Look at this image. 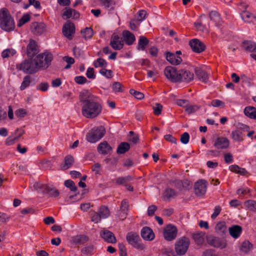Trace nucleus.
Returning <instances> with one entry per match:
<instances>
[{"label":"nucleus","mask_w":256,"mask_h":256,"mask_svg":"<svg viewBox=\"0 0 256 256\" xmlns=\"http://www.w3.org/2000/svg\"><path fill=\"white\" fill-rule=\"evenodd\" d=\"M79 100L82 104V113L84 117L93 118L102 112V106L99 98L88 90H84L80 92Z\"/></svg>","instance_id":"f257e3e1"},{"label":"nucleus","mask_w":256,"mask_h":256,"mask_svg":"<svg viewBox=\"0 0 256 256\" xmlns=\"http://www.w3.org/2000/svg\"><path fill=\"white\" fill-rule=\"evenodd\" d=\"M0 28L8 32L15 28L14 20L6 8H3L0 11Z\"/></svg>","instance_id":"f03ea898"},{"label":"nucleus","mask_w":256,"mask_h":256,"mask_svg":"<svg viewBox=\"0 0 256 256\" xmlns=\"http://www.w3.org/2000/svg\"><path fill=\"white\" fill-rule=\"evenodd\" d=\"M38 64L35 60L28 58L24 60L21 64L16 66L17 68L28 74H33L37 72L39 70L37 66Z\"/></svg>","instance_id":"7ed1b4c3"},{"label":"nucleus","mask_w":256,"mask_h":256,"mask_svg":"<svg viewBox=\"0 0 256 256\" xmlns=\"http://www.w3.org/2000/svg\"><path fill=\"white\" fill-rule=\"evenodd\" d=\"M52 59V54L49 52L40 54L34 58L38 70L40 68L44 70L50 66Z\"/></svg>","instance_id":"20e7f679"},{"label":"nucleus","mask_w":256,"mask_h":256,"mask_svg":"<svg viewBox=\"0 0 256 256\" xmlns=\"http://www.w3.org/2000/svg\"><path fill=\"white\" fill-rule=\"evenodd\" d=\"M105 133V128L102 126L94 128L87 134L86 140L91 143L96 142L104 136Z\"/></svg>","instance_id":"39448f33"},{"label":"nucleus","mask_w":256,"mask_h":256,"mask_svg":"<svg viewBox=\"0 0 256 256\" xmlns=\"http://www.w3.org/2000/svg\"><path fill=\"white\" fill-rule=\"evenodd\" d=\"M126 239L128 243L134 248L140 250L144 249V246L142 243L141 239L136 233L134 232H128L126 236Z\"/></svg>","instance_id":"423d86ee"},{"label":"nucleus","mask_w":256,"mask_h":256,"mask_svg":"<svg viewBox=\"0 0 256 256\" xmlns=\"http://www.w3.org/2000/svg\"><path fill=\"white\" fill-rule=\"evenodd\" d=\"M190 245L189 238L184 236L180 239L176 244L175 250L177 254L183 255L187 251Z\"/></svg>","instance_id":"0eeeda50"},{"label":"nucleus","mask_w":256,"mask_h":256,"mask_svg":"<svg viewBox=\"0 0 256 256\" xmlns=\"http://www.w3.org/2000/svg\"><path fill=\"white\" fill-rule=\"evenodd\" d=\"M206 240L208 244L216 248L222 249L226 246L225 240L212 235L207 236Z\"/></svg>","instance_id":"6e6552de"},{"label":"nucleus","mask_w":256,"mask_h":256,"mask_svg":"<svg viewBox=\"0 0 256 256\" xmlns=\"http://www.w3.org/2000/svg\"><path fill=\"white\" fill-rule=\"evenodd\" d=\"M208 182L204 180H199L194 184V190L198 196H203L206 192Z\"/></svg>","instance_id":"1a4fd4ad"},{"label":"nucleus","mask_w":256,"mask_h":256,"mask_svg":"<svg viewBox=\"0 0 256 256\" xmlns=\"http://www.w3.org/2000/svg\"><path fill=\"white\" fill-rule=\"evenodd\" d=\"M166 78L173 82H178L179 70L174 67L166 66L164 71Z\"/></svg>","instance_id":"9d476101"},{"label":"nucleus","mask_w":256,"mask_h":256,"mask_svg":"<svg viewBox=\"0 0 256 256\" xmlns=\"http://www.w3.org/2000/svg\"><path fill=\"white\" fill-rule=\"evenodd\" d=\"M177 232L176 226L168 224L164 229V236L166 240L171 241L176 238Z\"/></svg>","instance_id":"9b49d317"},{"label":"nucleus","mask_w":256,"mask_h":256,"mask_svg":"<svg viewBox=\"0 0 256 256\" xmlns=\"http://www.w3.org/2000/svg\"><path fill=\"white\" fill-rule=\"evenodd\" d=\"M189 45L192 51L196 53H200L206 49L205 44L197 38H194L190 40Z\"/></svg>","instance_id":"f8f14e48"},{"label":"nucleus","mask_w":256,"mask_h":256,"mask_svg":"<svg viewBox=\"0 0 256 256\" xmlns=\"http://www.w3.org/2000/svg\"><path fill=\"white\" fill-rule=\"evenodd\" d=\"M75 32V26L74 23L68 20L64 25L62 28V33L64 35L68 40L72 38V35Z\"/></svg>","instance_id":"ddd939ff"},{"label":"nucleus","mask_w":256,"mask_h":256,"mask_svg":"<svg viewBox=\"0 0 256 256\" xmlns=\"http://www.w3.org/2000/svg\"><path fill=\"white\" fill-rule=\"evenodd\" d=\"M194 74L188 70H180L178 73V82L188 83L194 79Z\"/></svg>","instance_id":"4468645a"},{"label":"nucleus","mask_w":256,"mask_h":256,"mask_svg":"<svg viewBox=\"0 0 256 256\" xmlns=\"http://www.w3.org/2000/svg\"><path fill=\"white\" fill-rule=\"evenodd\" d=\"M38 52V44L34 40H30L26 46V54L29 58L34 57Z\"/></svg>","instance_id":"2eb2a0df"},{"label":"nucleus","mask_w":256,"mask_h":256,"mask_svg":"<svg viewBox=\"0 0 256 256\" xmlns=\"http://www.w3.org/2000/svg\"><path fill=\"white\" fill-rule=\"evenodd\" d=\"M30 30L34 35H40L46 31L45 24L42 22H34L31 24Z\"/></svg>","instance_id":"dca6fc26"},{"label":"nucleus","mask_w":256,"mask_h":256,"mask_svg":"<svg viewBox=\"0 0 256 256\" xmlns=\"http://www.w3.org/2000/svg\"><path fill=\"white\" fill-rule=\"evenodd\" d=\"M110 46L115 50H120L124 46L123 41L120 40L119 36L116 34H114L110 39Z\"/></svg>","instance_id":"f3484780"},{"label":"nucleus","mask_w":256,"mask_h":256,"mask_svg":"<svg viewBox=\"0 0 256 256\" xmlns=\"http://www.w3.org/2000/svg\"><path fill=\"white\" fill-rule=\"evenodd\" d=\"M100 236L106 242L109 243H116V238L114 234L107 230H104L100 232Z\"/></svg>","instance_id":"a211bd4d"},{"label":"nucleus","mask_w":256,"mask_h":256,"mask_svg":"<svg viewBox=\"0 0 256 256\" xmlns=\"http://www.w3.org/2000/svg\"><path fill=\"white\" fill-rule=\"evenodd\" d=\"M140 234L142 238L146 240H152L154 238V234L152 228L148 226L142 228Z\"/></svg>","instance_id":"6ab92c4d"},{"label":"nucleus","mask_w":256,"mask_h":256,"mask_svg":"<svg viewBox=\"0 0 256 256\" xmlns=\"http://www.w3.org/2000/svg\"><path fill=\"white\" fill-rule=\"evenodd\" d=\"M242 19L248 24H254L256 22V16L249 11H244L240 14Z\"/></svg>","instance_id":"aec40b11"},{"label":"nucleus","mask_w":256,"mask_h":256,"mask_svg":"<svg viewBox=\"0 0 256 256\" xmlns=\"http://www.w3.org/2000/svg\"><path fill=\"white\" fill-rule=\"evenodd\" d=\"M166 60L173 65H178L182 62V59L180 56L169 52H166Z\"/></svg>","instance_id":"412c9836"},{"label":"nucleus","mask_w":256,"mask_h":256,"mask_svg":"<svg viewBox=\"0 0 256 256\" xmlns=\"http://www.w3.org/2000/svg\"><path fill=\"white\" fill-rule=\"evenodd\" d=\"M229 140L224 137H219L216 138L214 146L218 149H225L228 147Z\"/></svg>","instance_id":"4be33fe9"},{"label":"nucleus","mask_w":256,"mask_h":256,"mask_svg":"<svg viewBox=\"0 0 256 256\" xmlns=\"http://www.w3.org/2000/svg\"><path fill=\"white\" fill-rule=\"evenodd\" d=\"M97 150L100 154L106 155L112 150V148L106 141H104L98 145Z\"/></svg>","instance_id":"5701e85b"},{"label":"nucleus","mask_w":256,"mask_h":256,"mask_svg":"<svg viewBox=\"0 0 256 256\" xmlns=\"http://www.w3.org/2000/svg\"><path fill=\"white\" fill-rule=\"evenodd\" d=\"M24 131L22 129H17L16 130V134H18L16 136H10L7 138L6 140V144L7 146H11L15 143L19 138L24 134Z\"/></svg>","instance_id":"b1692460"},{"label":"nucleus","mask_w":256,"mask_h":256,"mask_svg":"<svg viewBox=\"0 0 256 256\" xmlns=\"http://www.w3.org/2000/svg\"><path fill=\"white\" fill-rule=\"evenodd\" d=\"M124 40L127 45H131L136 40L134 35L128 30H124L122 32Z\"/></svg>","instance_id":"393cba45"},{"label":"nucleus","mask_w":256,"mask_h":256,"mask_svg":"<svg viewBox=\"0 0 256 256\" xmlns=\"http://www.w3.org/2000/svg\"><path fill=\"white\" fill-rule=\"evenodd\" d=\"M230 234L234 238H238L242 232V228L238 225H234L228 228Z\"/></svg>","instance_id":"a878e982"},{"label":"nucleus","mask_w":256,"mask_h":256,"mask_svg":"<svg viewBox=\"0 0 256 256\" xmlns=\"http://www.w3.org/2000/svg\"><path fill=\"white\" fill-rule=\"evenodd\" d=\"M206 232H198L192 234V238L197 245H202L204 239L206 238Z\"/></svg>","instance_id":"bb28decb"},{"label":"nucleus","mask_w":256,"mask_h":256,"mask_svg":"<svg viewBox=\"0 0 256 256\" xmlns=\"http://www.w3.org/2000/svg\"><path fill=\"white\" fill-rule=\"evenodd\" d=\"M243 48L248 52H256V43L250 40H245L242 44Z\"/></svg>","instance_id":"cd10ccee"},{"label":"nucleus","mask_w":256,"mask_h":256,"mask_svg":"<svg viewBox=\"0 0 256 256\" xmlns=\"http://www.w3.org/2000/svg\"><path fill=\"white\" fill-rule=\"evenodd\" d=\"M88 237L85 235H77L72 238V241L75 244H82L88 240Z\"/></svg>","instance_id":"c85d7f7f"},{"label":"nucleus","mask_w":256,"mask_h":256,"mask_svg":"<svg viewBox=\"0 0 256 256\" xmlns=\"http://www.w3.org/2000/svg\"><path fill=\"white\" fill-rule=\"evenodd\" d=\"M74 163V158L71 155H68L64 158V164L61 165L62 170H66L70 168Z\"/></svg>","instance_id":"c756f323"},{"label":"nucleus","mask_w":256,"mask_h":256,"mask_svg":"<svg viewBox=\"0 0 256 256\" xmlns=\"http://www.w3.org/2000/svg\"><path fill=\"white\" fill-rule=\"evenodd\" d=\"M196 74L198 78L202 82H206L208 78V74L204 70L196 68L195 70Z\"/></svg>","instance_id":"7c9ffc66"},{"label":"nucleus","mask_w":256,"mask_h":256,"mask_svg":"<svg viewBox=\"0 0 256 256\" xmlns=\"http://www.w3.org/2000/svg\"><path fill=\"white\" fill-rule=\"evenodd\" d=\"M244 114L250 118L256 119V108L253 106H246L244 109Z\"/></svg>","instance_id":"2f4dec72"},{"label":"nucleus","mask_w":256,"mask_h":256,"mask_svg":"<svg viewBox=\"0 0 256 256\" xmlns=\"http://www.w3.org/2000/svg\"><path fill=\"white\" fill-rule=\"evenodd\" d=\"M216 232L220 235L222 236L226 232V224L224 222H218L215 228Z\"/></svg>","instance_id":"473e14b6"},{"label":"nucleus","mask_w":256,"mask_h":256,"mask_svg":"<svg viewBox=\"0 0 256 256\" xmlns=\"http://www.w3.org/2000/svg\"><path fill=\"white\" fill-rule=\"evenodd\" d=\"M102 6L108 11L113 10L114 9L115 2L114 0H100Z\"/></svg>","instance_id":"72a5a7b5"},{"label":"nucleus","mask_w":256,"mask_h":256,"mask_svg":"<svg viewBox=\"0 0 256 256\" xmlns=\"http://www.w3.org/2000/svg\"><path fill=\"white\" fill-rule=\"evenodd\" d=\"M50 186L46 184H44L40 183H36L34 184V187L39 192L43 194H48L49 191Z\"/></svg>","instance_id":"f704fd0d"},{"label":"nucleus","mask_w":256,"mask_h":256,"mask_svg":"<svg viewBox=\"0 0 256 256\" xmlns=\"http://www.w3.org/2000/svg\"><path fill=\"white\" fill-rule=\"evenodd\" d=\"M130 148V145L126 142H122L118 146L116 152L118 154H123Z\"/></svg>","instance_id":"c9c22d12"},{"label":"nucleus","mask_w":256,"mask_h":256,"mask_svg":"<svg viewBox=\"0 0 256 256\" xmlns=\"http://www.w3.org/2000/svg\"><path fill=\"white\" fill-rule=\"evenodd\" d=\"M129 208L128 202L127 200L124 199L121 202L120 210L121 212L123 214V215L122 216V217H123L122 218L124 220L126 218V216L127 215V212H128Z\"/></svg>","instance_id":"e433bc0d"},{"label":"nucleus","mask_w":256,"mask_h":256,"mask_svg":"<svg viewBox=\"0 0 256 256\" xmlns=\"http://www.w3.org/2000/svg\"><path fill=\"white\" fill-rule=\"evenodd\" d=\"M149 43L148 39L144 36H140L138 42V49L144 50Z\"/></svg>","instance_id":"4c0bfd02"},{"label":"nucleus","mask_w":256,"mask_h":256,"mask_svg":"<svg viewBox=\"0 0 256 256\" xmlns=\"http://www.w3.org/2000/svg\"><path fill=\"white\" fill-rule=\"evenodd\" d=\"M232 138L236 141L242 142L243 140L244 134L242 132L237 128L233 130L231 134Z\"/></svg>","instance_id":"58836bf2"},{"label":"nucleus","mask_w":256,"mask_h":256,"mask_svg":"<svg viewBox=\"0 0 256 256\" xmlns=\"http://www.w3.org/2000/svg\"><path fill=\"white\" fill-rule=\"evenodd\" d=\"M98 212L102 218H106L110 215V212L108 208L105 206H100Z\"/></svg>","instance_id":"ea45409f"},{"label":"nucleus","mask_w":256,"mask_h":256,"mask_svg":"<svg viewBox=\"0 0 256 256\" xmlns=\"http://www.w3.org/2000/svg\"><path fill=\"white\" fill-rule=\"evenodd\" d=\"M81 34L82 37L85 39H90L92 38L94 34L93 30L91 28H86L81 30Z\"/></svg>","instance_id":"a19ab883"},{"label":"nucleus","mask_w":256,"mask_h":256,"mask_svg":"<svg viewBox=\"0 0 256 256\" xmlns=\"http://www.w3.org/2000/svg\"><path fill=\"white\" fill-rule=\"evenodd\" d=\"M209 17L216 25L220 24L221 21L220 14L216 11L212 10L210 12Z\"/></svg>","instance_id":"79ce46f5"},{"label":"nucleus","mask_w":256,"mask_h":256,"mask_svg":"<svg viewBox=\"0 0 256 256\" xmlns=\"http://www.w3.org/2000/svg\"><path fill=\"white\" fill-rule=\"evenodd\" d=\"M89 214L92 222L95 224H98L100 222L102 218L98 212H96L94 210H91L90 211Z\"/></svg>","instance_id":"37998d69"},{"label":"nucleus","mask_w":256,"mask_h":256,"mask_svg":"<svg viewBox=\"0 0 256 256\" xmlns=\"http://www.w3.org/2000/svg\"><path fill=\"white\" fill-rule=\"evenodd\" d=\"M176 195V194L174 190L170 188H168L164 192L163 197L164 200H169L170 198Z\"/></svg>","instance_id":"c03bdc74"},{"label":"nucleus","mask_w":256,"mask_h":256,"mask_svg":"<svg viewBox=\"0 0 256 256\" xmlns=\"http://www.w3.org/2000/svg\"><path fill=\"white\" fill-rule=\"evenodd\" d=\"M108 65L106 60L102 58H98L94 62V66L96 68L101 67L102 68H106Z\"/></svg>","instance_id":"a18cd8bd"},{"label":"nucleus","mask_w":256,"mask_h":256,"mask_svg":"<svg viewBox=\"0 0 256 256\" xmlns=\"http://www.w3.org/2000/svg\"><path fill=\"white\" fill-rule=\"evenodd\" d=\"M81 252L86 256H92L94 252V246L92 245H89L86 246L83 248L81 250Z\"/></svg>","instance_id":"49530a36"},{"label":"nucleus","mask_w":256,"mask_h":256,"mask_svg":"<svg viewBox=\"0 0 256 256\" xmlns=\"http://www.w3.org/2000/svg\"><path fill=\"white\" fill-rule=\"evenodd\" d=\"M252 245L248 241H244L242 244L240 250L246 254L252 249Z\"/></svg>","instance_id":"de8ad7c7"},{"label":"nucleus","mask_w":256,"mask_h":256,"mask_svg":"<svg viewBox=\"0 0 256 256\" xmlns=\"http://www.w3.org/2000/svg\"><path fill=\"white\" fill-rule=\"evenodd\" d=\"M31 82V77L30 76H26L24 78L23 81L20 87L22 90H25L28 87Z\"/></svg>","instance_id":"09e8293b"},{"label":"nucleus","mask_w":256,"mask_h":256,"mask_svg":"<svg viewBox=\"0 0 256 256\" xmlns=\"http://www.w3.org/2000/svg\"><path fill=\"white\" fill-rule=\"evenodd\" d=\"M16 54V51L12 48H7L3 50L2 52V58H8L10 56H13Z\"/></svg>","instance_id":"8fccbe9b"},{"label":"nucleus","mask_w":256,"mask_h":256,"mask_svg":"<svg viewBox=\"0 0 256 256\" xmlns=\"http://www.w3.org/2000/svg\"><path fill=\"white\" fill-rule=\"evenodd\" d=\"M132 180V178L130 176H128L125 177H118L116 180V183L119 185L124 184Z\"/></svg>","instance_id":"3c124183"},{"label":"nucleus","mask_w":256,"mask_h":256,"mask_svg":"<svg viewBox=\"0 0 256 256\" xmlns=\"http://www.w3.org/2000/svg\"><path fill=\"white\" fill-rule=\"evenodd\" d=\"M244 204L249 210L256 212V201L248 200L245 202Z\"/></svg>","instance_id":"603ef678"},{"label":"nucleus","mask_w":256,"mask_h":256,"mask_svg":"<svg viewBox=\"0 0 256 256\" xmlns=\"http://www.w3.org/2000/svg\"><path fill=\"white\" fill-rule=\"evenodd\" d=\"M64 186L68 188H69L71 191L72 192H76L77 190V187L76 186L74 182L70 180H66L64 182Z\"/></svg>","instance_id":"864d4df0"},{"label":"nucleus","mask_w":256,"mask_h":256,"mask_svg":"<svg viewBox=\"0 0 256 256\" xmlns=\"http://www.w3.org/2000/svg\"><path fill=\"white\" fill-rule=\"evenodd\" d=\"M170 184L172 186H174L179 190H182L183 188V183L182 180H176L170 182Z\"/></svg>","instance_id":"5fc2aeb1"},{"label":"nucleus","mask_w":256,"mask_h":256,"mask_svg":"<svg viewBox=\"0 0 256 256\" xmlns=\"http://www.w3.org/2000/svg\"><path fill=\"white\" fill-rule=\"evenodd\" d=\"M50 196L56 198L59 194V191L54 186H50L49 191L48 193Z\"/></svg>","instance_id":"6e6d98bb"},{"label":"nucleus","mask_w":256,"mask_h":256,"mask_svg":"<svg viewBox=\"0 0 256 256\" xmlns=\"http://www.w3.org/2000/svg\"><path fill=\"white\" fill-rule=\"evenodd\" d=\"M100 73L108 78L112 77V72L110 70H106V68H102L100 70Z\"/></svg>","instance_id":"4d7b16f0"},{"label":"nucleus","mask_w":256,"mask_h":256,"mask_svg":"<svg viewBox=\"0 0 256 256\" xmlns=\"http://www.w3.org/2000/svg\"><path fill=\"white\" fill-rule=\"evenodd\" d=\"M129 137L128 140L132 142L134 144H136L139 140L138 135L134 134V132L132 131L129 132Z\"/></svg>","instance_id":"13d9d810"},{"label":"nucleus","mask_w":256,"mask_h":256,"mask_svg":"<svg viewBox=\"0 0 256 256\" xmlns=\"http://www.w3.org/2000/svg\"><path fill=\"white\" fill-rule=\"evenodd\" d=\"M30 16L28 14H24L20 20L18 26L19 27L22 26V25L28 22L30 20Z\"/></svg>","instance_id":"bf43d9fd"},{"label":"nucleus","mask_w":256,"mask_h":256,"mask_svg":"<svg viewBox=\"0 0 256 256\" xmlns=\"http://www.w3.org/2000/svg\"><path fill=\"white\" fill-rule=\"evenodd\" d=\"M130 93L138 100H142L144 98V94L142 92L136 91L134 89L130 90Z\"/></svg>","instance_id":"052dcab7"},{"label":"nucleus","mask_w":256,"mask_h":256,"mask_svg":"<svg viewBox=\"0 0 256 256\" xmlns=\"http://www.w3.org/2000/svg\"><path fill=\"white\" fill-rule=\"evenodd\" d=\"M199 108L196 105L188 106L186 108V112L188 114H191L197 111Z\"/></svg>","instance_id":"680f3d73"},{"label":"nucleus","mask_w":256,"mask_h":256,"mask_svg":"<svg viewBox=\"0 0 256 256\" xmlns=\"http://www.w3.org/2000/svg\"><path fill=\"white\" fill-rule=\"evenodd\" d=\"M74 81L79 84H82L86 83L88 80L84 76H76L74 78Z\"/></svg>","instance_id":"e2e57ef3"},{"label":"nucleus","mask_w":256,"mask_h":256,"mask_svg":"<svg viewBox=\"0 0 256 256\" xmlns=\"http://www.w3.org/2000/svg\"><path fill=\"white\" fill-rule=\"evenodd\" d=\"M162 106L160 104H156L153 107L154 113L156 116H158L161 114Z\"/></svg>","instance_id":"0e129e2a"},{"label":"nucleus","mask_w":256,"mask_h":256,"mask_svg":"<svg viewBox=\"0 0 256 256\" xmlns=\"http://www.w3.org/2000/svg\"><path fill=\"white\" fill-rule=\"evenodd\" d=\"M86 76L88 78L94 79L96 78V75L94 74V70L92 68H88L87 69L86 72Z\"/></svg>","instance_id":"69168bd1"},{"label":"nucleus","mask_w":256,"mask_h":256,"mask_svg":"<svg viewBox=\"0 0 256 256\" xmlns=\"http://www.w3.org/2000/svg\"><path fill=\"white\" fill-rule=\"evenodd\" d=\"M190 139L189 134L185 132L181 135L180 142L184 144H186L188 142Z\"/></svg>","instance_id":"338daca9"},{"label":"nucleus","mask_w":256,"mask_h":256,"mask_svg":"<svg viewBox=\"0 0 256 256\" xmlns=\"http://www.w3.org/2000/svg\"><path fill=\"white\" fill-rule=\"evenodd\" d=\"M222 208L220 206H216L214 208V212L211 216V218L214 220L217 216L220 214Z\"/></svg>","instance_id":"774afa93"}]
</instances>
